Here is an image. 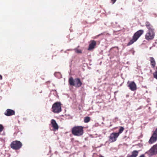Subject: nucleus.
<instances>
[{"label": "nucleus", "mask_w": 157, "mask_h": 157, "mask_svg": "<svg viewBox=\"0 0 157 157\" xmlns=\"http://www.w3.org/2000/svg\"><path fill=\"white\" fill-rule=\"evenodd\" d=\"M2 76L0 75V80H1L2 79Z\"/></svg>", "instance_id": "24"}, {"label": "nucleus", "mask_w": 157, "mask_h": 157, "mask_svg": "<svg viewBox=\"0 0 157 157\" xmlns=\"http://www.w3.org/2000/svg\"><path fill=\"white\" fill-rule=\"evenodd\" d=\"M157 140V128L154 132L152 136L148 141L150 144H151Z\"/></svg>", "instance_id": "8"}, {"label": "nucleus", "mask_w": 157, "mask_h": 157, "mask_svg": "<svg viewBox=\"0 0 157 157\" xmlns=\"http://www.w3.org/2000/svg\"><path fill=\"white\" fill-rule=\"evenodd\" d=\"M150 60L151 67L152 68L155 67V66L156 63L154 58L152 57H151L150 58Z\"/></svg>", "instance_id": "16"}, {"label": "nucleus", "mask_w": 157, "mask_h": 157, "mask_svg": "<svg viewBox=\"0 0 157 157\" xmlns=\"http://www.w3.org/2000/svg\"><path fill=\"white\" fill-rule=\"evenodd\" d=\"M139 151L134 150L131 152V155H128L127 157H136L139 154Z\"/></svg>", "instance_id": "15"}, {"label": "nucleus", "mask_w": 157, "mask_h": 157, "mask_svg": "<svg viewBox=\"0 0 157 157\" xmlns=\"http://www.w3.org/2000/svg\"><path fill=\"white\" fill-rule=\"evenodd\" d=\"M4 129V127L2 124H0V132H2Z\"/></svg>", "instance_id": "21"}, {"label": "nucleus", "mask_w": 157, "mask_h": 157, "mask_svg": "<svg viewBox=\"0 0 157 157\" xmlns=\"http://www.w3.org/2000/svg\"><path fill=\"white\" fill-rule=\"evenodd\" d=\"M153 76L154 78L157 79V71L153 73Z\"/></svg>", "instance_id": "20"}, {"label": "nucleus", "mask_w": 157, "mask_h": 157, "mask_svg": "<svg viewBox=\"0 0 157 157\" xmlns=\"http://www.w3.org/2000/svg\"><path fill=\"white\" fill-rule=\"evenodd\" d=\"M99 157H104L103 156L101 155H100L99 156Z\"/></svg>", "instance_id": "27"}, {"label": "nucleus", "mask_w": 157, "mask_h": 157, "mask_svg": "<svg viewBox=\"0 0 157 157\" xmlns=\"http://www.w3.org/2000/svg\"><path fill=\"white\" fill-rule=\"evenodd\" d=\"M22 145V144L21 142L18 140H15L11 143L10 147L13 149L17 150L21 148Z\"/></svg>", "instance_id": "4"}, {"label": "nucleus", "mask_w": 157, "mask_h": 157, "mask_svg": "<svg viewBox=\"0 0 157 157\" xmlns=\"http://www.w3.org/2000/svg\"><path fill=\"white\" fill-rule=\"evenodd\" d=\"M119 136L117 132L112 133L109 137V140L111 142H114L117 139V138Z\"/></svg>", "instance_id": "9"}, {"label": "nucleus", "mask_w": 157, "mask_h": 157, "mask_svg": "<svg viewBox=\"0 0 157 157\" xmlns=\"http://www.w3.org/2000/svg\"><path fill=\"white\" fill-rule=\"evenodd\" d=\"M128 86L129 87L130 89L132 91H135L137 89L136 84L133 81L130 82Z\"/></svg>", "instance_id": "11"}, {"label": "nucleus", "mask_w": 157, "mask_h": 157, "mask_svg": "<svg viewBox=\"0 0 157 157\" xmlns=\"http://www.w3.org/2000/svg\"><path fill=\"white\" fill-rule=\"evenodd\" d=\"M140 157H145V156L144 155H142L140 156Z\"/></svg>", "instance_id": "23"}, {"label": "nucleus", "mask_w": 157, "mask_h": 157, "mask_svg": "<svg viewBox=\"0 0 157 157\" xmlns=\"http://www.w3.org/2000/svg\"><path fill=\"white\" fill-rule=\"evenodd\" d=\"M15 112L13 110L7 109L4 113V114L7 116H12L15 115Z\"/></svg>", "instance_id": "12"}, {"label": "nucleus", "mask_w": 157, "mask_h": 157, "mask_svg": "<svg viewBox=\"0 0 157 157\" xmlns=\"http://www.w3.org/2000/svg\"><path fill=\"white\" fill-rule=\"evenodd\" d=\"M68 82L71 86H75L76 88L81 87L82 84L80 78H78L74 79L72 77H71L69 79Z\"/></svg>", "instance_id": "1"}, {"label": "nucleus", "mask_w": 157, "mask_h": 157, "mask_svg": "<svg viewBox=\"0 0 157 157\" xmlns=\"http://www.w3.org/2000/svg\"><path fill=\"white\" fill-rule=\"evenodd\" d=\"M154 15V16L155 17H157V15L156 14H153Z\"/></svg>", "instance_id": "25"}, {"label": "nucleus", "mask_w": 157, "mask_h": 157, "mask_svg": "<svg viewBox=\"0 0 157 157\" xmlns=\"http://www.w3.org/2000/svg\"><path fill=\"white\" fill-rule=\"evenodd\" d=\"M90 117H86L84 118V121L86 123H87L89 122L90 120Z\"/></svg>", "instance_id": "18"}, {"label": "nucleus", "mask_w": 157, "mask_h": 157, "mask_svg": "<svg viewBox=\"0 0 157 157\" xmlns=\"http://www.w3.org/2000/svg\"><path fill=\"white\" fill-rule=\"evenodd\" d=\"M138 1L140 2H142L143 0H138Z\"/></svg>", "instance_id": "26"}, {"label": "nucleus", "mask_w": 157, "mask_h": 157, "mask_svg": "<svg viewBox=\"0 0 157 157\" xmlns=\"http://www.w3.org/2000/svg\"><path fill=\"white\" fill-rule=\"evenodd\" d=\"M116 0H111V2L113 4L116 1Z\"/></svg>", "instance_id": "22"}, {"label": "nucleus", "mask_w": 157, "mask_h": 157, "mask_svg": "<svg viewBox=\"0 0 157 157\" xmlns=\"http://www.w3.org/2000/svg\"><path fill=\"white\" fill-rule=\"evenodd\" d=\"M74 50L75 51V52L77 53H82V51L80 49H78L77 48H75L74 49Z\"/></svg>", "instance_id": "19"}, {"label": "nucleus", "mask_w": 157, "mask_h": 157, "mask_svg": "<svg viewBox=\"0 0 157 157\" xmlns=\"http://www.w3.org/2000/svg\"><path fill=\"white\" fill-rule=\"evenodd\" d=\"M52 111L55 113H58L61 111V104L60 102L55 103L52 107Z\"/></svg>", "instance_id": "5"}, {"label": "nucleus", "mask_w": 157, "mask_h": 157, "mask_svg": "<svg viewBox=\"0 0 157 157\" xmlns=\"http://www.w3.org/2000/svg\"><path fill=\"white\" fill-rule=\"evenodd\" d=\"M155 36L154 30L148 31L145 35V39L148 41L151 40L154 38Z\"/></svg>", "instance_id": "6"}, {"label": "nucleus", "mask_w": 157, "mask_h": 157, "mask_svg": "<svg viewBox=\"0 0 157 157\" xmlns=\"http://www.w3.org/2000/svg\"><path fill=\"white\" fill-rule=\"evenodd\" d=\"M96 45V42L94 40H91L90 41V43L89 44L88 50L91 51L94 49Z\"/></svg>", "instance_id": "10"}, {"label": "nucleus", "mask_w": 157, "mask_h": 157, "mask_svg": "<svg viewBox=\"0 0 157 157\" xmlns=\"http://www.w3.org/2000/svg\"><path fill=\"white\" fill-rule=\"evenodd\" d=\"M156 71H157V67H156Z\"/></svg>", "instance_id": "28"}, {"label": "nucleus", "mask_w": 157, "mask_h": 157, "mask_svg": "<svg viewBox=\"0 0 157 157\" xmlns=\"http://www.w3.org/2000/svg\"><path fill=\"white\" fill-rule=\"evenodd\" d=\"M120 129L119 130V132H117V133L118 134V135L119 136L120 134L124 130V128L122 126H120Z\"/></svg>", "instance_id": "17"}, {"label": "nucleus", "mask_w": 157, "mask_h": 157, "mask_svg": "<svg viewBox=\"0 0 157 157\" xmlns=\"http://www.w3.org/2000/svg\"><path fill=\"white\" fill-rule=\"evenodd\" d=\"M51 124L52 125V127H53L54 131L57 130L58 129L59 126L55 120L53 119L51 120Z\"/></svg>", "instance_id": "13"}, {"label": "nucleus", "mask_w": 157, "mask_h": 157, "mask_svg": "<svg viewBox=\"0 0 157 157\" xmlns=\"http://www.w3.org/2000/svg\"><path fill=\"white\" fill-rule=\"evenodd\" d=\"M83 128L82 126H74L72 129V133L74 136H80L83 134Z\"/></svg>", "instance_id": "2"}, {"label": "nucleus", "mask_w": 157, "mask_h": 157, "mask_svg": "<svg viewBox=\"0 0 157 157\" xmlns=\"http://www.w3.org/2000/svg\"><path fill=\"white\" fill-rule=\"evenodd\" d=\"M144 31L143 30H140L135 33L132 36V39L130 40L129 42L127 44V46H128L132 44L135 42L136 41L140 36L143 33Z\"/></svg>", "instance_id": "3"}, {"label": "nucleus", "mask_w": 157, "mask_h": 157, "mask_svg": "<svg viewBox=\"0 0 157 157\" xmlns=\"http://www.w3.org/2000/svg\"><path fill=\"white\" fill-rule=\"evenodd\" d=\"M145 154H147L150 156L157 154V144L153 146L148 151L145 153Z\"/></svg>", "instance_id": "7"}, {"label": "nucleus", "mask_w": 157, "mask_h": 157, "mask_svg": "<svg viewBox=\"0 0 157 157\" xmlns=\"http://www.w3.org/2000/svg\"><path fill=\"white\" fill-rule=\"evenodd\" d=\"M145 25L147 28L148 29V31L154 30L153 26L149 22L146 21Z\"/></svg>", "instance_id": "14"}]
</instances>
